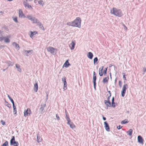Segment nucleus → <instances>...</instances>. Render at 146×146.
I'll return each mask as SVG.
<instances>
[{"label": "nucleus", "mask_w": 146, "mask_h": 146, "mask_svg": "<svg viewBox=\"0 0 146 146\" xmlns=\"http://www.w3.org/2000/svg\"><path fill=\"white\" fill-rule=\"evenodd\" d=\"M128 123V121L126 120L125 119L124 120H123L121 122V123L123 124H124L126 123Z\"/></svg>", "instance_id": "34"}, {"label": "nucleus", "mask_w": 146, "mask_h": 146, "mask_svg": "<svg viewBox=\"0 0 146 146\" xmlns=\"http://www.w3.org/2000/svg\"><path fill=\"white\" fill-rule=\"evenodd\" d=\"M46 106V104H41L40 106V110L41 112H42Z\"/></svg>", "instance_id": "20"}, {"label": "nucleus", "mask_w": 146, "mask_h": 146, "mask_svg": "<svg viewBox=\"0 0 146 146\" xmlns=\"http://www.w3.org/2000/svg\"><path fill=\"white\" fill-rule=\"evenodd\" d=\"M7 68L6 69H3V72L5 71V70H6V69H7Z\"/></svg>", "instance_id": "63"}, {"label": "nucleus", "mask_w": 146, "mask_h": 146, "mask_svg": "<svg viewBox=\"0 0 146 146\" xmlns=\"http://www.w3.org/2000/svg\"><path fill=\"white\" fill-rule=\"evenodd\" d=\"M31 113V111L30 109L29 108L27 109L26 111L25 110V111L24 116L25 117H26L27 116L30 115Z\"/></svg>", "instance_id": "7"}, {"label": "nucleus", "mask_w": 146, "mask_h": 146, "mask_svg": "<svg viewBox=\"0 0 146 146\" xmlns=\"http://www.w3.org/2000/svg\"><path fill=\"white\" fill-rule=\"evenodd\" d=\"M65 113H67V111H66V110L65 111Z\"/></svg>", "instance_id": "64"}, {"label": "nucleus", "mask_w": 146, "mask_h": 146, "mask_svg": "<svg viewBox=\"0 0 146 146\" xmlns=\"http://www.w3.org/2000/svg\"><path fill=\"white\" fill-rule=\"evenodd\" d=\"M75 45V43L73 41H72L69 46L71 50H73L74 49Z\"/></svg>", "instance_id": "16"}, {"label": "nucleus", "mask_w": 146, "mask_h": 146, "mask_svg": "<svg viewBox=\"0 0 146 146\" xmlns=\"http://www.w3.org/2000/svg\"><path fill=\"white\" fill-rule=\"evenodd\" d=\"M107 71V69L106 68H105V70L104 69L103 70V73L104 74H106V73Z\"/></svg>", "instance_id": "42"}, {"label": "nucleus", "mask_w": 146, "mask_h": 146, "mask_svg": "<svg viewBox=\"0 0 146 146\" xmlns=\"http://www.w3.org/2000/svg\"><path fill=\"white\" fill-rule=\"evenodd\" d=\"M38 89V83H35L34 85V90L35 92H37Z\"/></svg>", "instance_id": "15"}, {"label": "nucleus", "mask_w": 146, "mask_h": 146, "mask_svg": "<svg viewBox=\"0 0 146 146\" xmlns=\"http://www.w3.org/2000/svg\"><path fill=\"white\" fill-rule=\"evenodd\" d=\"M109 79V77H105L104 78L103 80V82L104 83H106L108 82V80Z\"/></svg>", "instance_id": "23"}, {"label": "nucleus", "mask_w": 146, "mask_h": 146, "mask_svg": "<svg viewBox=\"0 0 146 146\" xmlns=\"http://www.w3.org/2000/svg\"><path fill=\"white\" fill-rule=\"evenodd\" d=\"M27 18L33 22V23H35L38 25L39 27L42 29H44V27L41 23L38 21L36 18L33 17L32 15H28L26 17Z\"/></svg>", "instance_id": "1"}, {"label": "nucleus", "mask_w": 146, "mask_h": 146, "mask_svg": "<svg viewBox=\"0 0 146 146\" xmlns=\"http://www.w3.org/2000/svg\"><path fill=\"white\" fill-rule=\"evenodd\" d=\"M113 66V65H112L111 64H110L109 65V66L110 67H111Z\"/></svg>", "instance_id": "59"}, {"label": "nucleus", "mask_w": 146, "mask_h": 146, "mask_svg": "<svg viewBox=\"0 0 146 146\" xmlns=\"http://www.w3.org/2000/svg\"><path fill=\"white\" fill-rule=\"evenodd\" d=\"M138 141L139 143L143 145V144L144 140L142 137H137Z\"/></svg>", "instance_id": "14"}, {"label": "nucleus", "mask_w": 146, "mask_h": 146, "mask_svg": "<svg viewBox=\"0 0 146 146\" xmlns=\"http://www.w3.org/2000/svg\"><path fill=\"white\" fill-rule=\"evenodd\" d=\"M62 80L63 83H65L66 82V78L65 77H64L62 78Z\"/></svg>", "instance_id": "37"}, {"label": "nucleus", "mask_w": 146, "mask_h": 146, "mask_svg": "<svg viewBox=\"0 0 146 146\" xmlns=\"http://www.w3.org/2000/svg\"><path fill=\"white\" fill-rule=\"evenodd\" d=\"M133 130L132 129H130L127 132V133L129 136H131L132 135Z\"/></svg>", "instance_id": "21"}, {"label": "nucleus", "mask_w": 146, "mask_h": 146, "mask_svg": "<svg viewBox=\"0 0 146 146\" xmlns=\"http://www.w3.org/2000/svg\"><path fill=\"white\" fill-rule=\"evenodd\" d=\"M111 96V95H110V96H109L108 97V100H110V97Z\"/></svg>", "instance_id": "56"}, {"label": "nucleus", "mask_w": 146, "mask_h": 146, "mask_svg": "<svg viewBox=\"0 0 146 146\" xmlns=\"http://www.w3.org/2000/svg\"><path fill=\"white\" fill-rule=\"evenodd\" d=\"M42 140L41 137H37L36 138V141L38 143H39L41 142Z\"/></svg>", "instance_id": "31"}, {"label": "nucleus", "mask_w": 146, "mask_h": 146, "mask_svg": "<svg viewBox=\"0 0 146 146\" xmlns=\"http://www.w3.org/2000/svg\"><path fill=\"white\" fill-rule=\"evenodd\" d=\"M47 50L48 52H50L53 55H55L57 53V50L51 46H49L47 48Z\"/></svg>", "instance_id": "4"}, {"label": "nucleus", "mask_w": 146, "mask_h": 146, "mask_svg": "<svg viewBox=\"0 0 146 146\" xmlns=\"http://www.w3.org/2000/svg\"><path fill=\"white\" fill-rule=\"evenodd\" d=\"M93 82L94 83V88L95 89H96V76H93Z\"/></svg>", "instance_id": "17"}, {"label": "nucleus", "mask_w": 146, "mask_h": 146, "mask_svg": "<svg viewBox=\"0 0 146 146\" xmlns=\"http://www.w3.org/2000/svg\"><path fill=\"white\" fill-rule=\"evenodd\" d=\"M115 103L114 102H112V104H111V107L113 108H115Z\"/></svg>", "instance_id": "38"}, {"label": "nucleus", "mask_w": 146, "mask_h": 146, "mask_svg": "<svg viewBox=\"0 0 146 146\" xmlns=\"http://www.w3.org/2000/svg\"><path fill=\"white\" fill-rule=\"evenodd\" d=\"M32 0H26V1H32Z\"/></svg>", "instance_id": "60"}, {"label": "nucleus", "mask_w": 146, "mask_h": 146, "mask_svg": "<svg viewBox=\"0 0 146 146\" xmlns=\"http://www.w3.org/2000/svg\"><path fill=\"white\" fill-rule=\"evenodd\" d=\"M56 117L57 120L58 121L60 120V118L59 116L57 114H56Z\"/></svg>", "instance_id": "41"}, {"label": "nucleus", "mask_w": 146, "mask_h": 146, "mask_svg": "<svg viewBox=\"0 0 146 146\" xmlns=\"http://www.w3.org/2000/svg\"><path fill=\"white\" fill-rule=\"evenodd\" d=\"M23 4L25 6V7H27V8H32V7L31 6V5H29V4L27 3L25 1H23Z\"/></svg>", "instance_id": "13"}, {"label": "nucleus", "mask_w": 146, "mask_h": 146, "mask_svg": "<svg viewBox=\"0 0 146 146\" xmlns=\"http://www.w3.org/2000/svg\"><path fill=\"white\" fill-rule=\"evenodd\" d=\"M103 66L101 67L99 69V71H102V70L103 69Z\"/></svg>", "instance_id": "46"}, {"label": "nucleus", "mask_w": 146, "mask_h": 146, "mask_svg": "<svg viewBox=\"0 0 146 146\" xmlns=\"http://www.w3.org/2000/svg\"><path fill=\"white\" fill-rule=\"evenodd\" d=\"M81 20L80 17H77L73 21L74 27H77L80 28L81 27Z\"/></svg>", "instance_id": "3"}, {"label": "nucleus", "mask_w": 146, "mask_h": 146, "mask_svg": "<svg viewBox=\"0 0 146 146\" xmlns=\"http://www.w3.org/2000/svg\"><path fill=\"white\" fill-rule=\"evenodd\" d=\"M70 66V64L68 62V60H67L65 62L64 65H63V67H65V68H67L69 66Z\"/></svg>", "instance_id": "10"}, {"label": "nucleus", "mask_w": 146, "mask_h": 146, "mask_svg": "<svg viewBox=\"0 0 146 146\" xmlns=\"http://www.w3.org/2000/svg\"><path fill=\"white\" fill-rule=\"evenodd\" d=\"M123 78H125V80H126V79L125 78L126 77H125V74L123 73Z\"/></svg>", "instance_id": "52"}, {"label": "nucleus", "mask_w": 146, "mask_h": 146, "mask_svg": "<svg viewBox=\"0 0 146 146\" xmlns=\"http://www.w3.org/2000/svg\"><path fill=\"white\" fill-rule=\"evenodd\" d=\"M127 29V28L126 26L124 27V29L126 30Z\"/></svg>", "instance_id": "61"}, {"label": "nucleus", "mask_w": 146, "mask_h": 146, "mask_svg": "<svg viewBox=\"0 0 146 146\" xmlns=\"http://www.w3.org/2000/svg\"><path fill=\"white\" fill-rule=\"evenodd\" d=\"M99 74L100 76H102L103 75V73L102 72H100L99 73Z\"/></svg>", "instance_id": "51"}, {"label": "nucleus", "mask_w": 146, "mask_h": 146, "mask_svg": "<svg viewBox=\"0 0 146 146\" xmlns=\"http://www.w3.org/2000/svg\"><path fill=\"white\" fill-rule=\"evenodd\" d=\"M128 88V85L127 84H125L123 85L122 91L121 92V95L123 97L125 96V94L126 92V90Z\"/></svg>", "instance_id": "6"}, {"label": "nucleus", "mask_w": 146, "mask_h": 146, "mask_svg": "<svg viewBox=\"0 0 146 146\" xmlns=\"http://www.w3.org/2000/svg\"><path fill=\"white\" fill-rule=\"evenodd\" d=\"M144 72H145L146 71V68H143V69Z\"/></svg>", "instance_id": "50"}, {"label": "nucleus", "mask_w": 146, "mask_h": 146, "mask_svg": "<svg viewBox=\"0 0 146 146\" xmlns=\"http://www.w3.org/2000/svg\"><path fill=\"white\" fill-rule=\"evenodd\" d=\"M73 21L72 22H69L67 23V25L74 27Z\"/></svg>", "instance_id": "29"}, {"label": "nucleus", "mask_w": 146, "mask_h": 146, "mask_svg": "<svg viewBox=\"0 0 146 146\" xmlns=\"http://www.w3.org/2000/svg\"><path fill=\"white\" fill-rule=\"evenodd\" d=\"M7 96L12 104H13V103H14L13 99L9 95H8Z\"/></svg>", "instance_id": "35"}, {"label": "nucleus", "mask_w": 146, "mask_h": 146, "mask_svg": "<svg viewBox=\"0 0 146 146\" xmlns=\"http://www.w3.org/2000/svg\"><path fill=\"white\" fill-rule=\"evenodd\" d=\"M114 101V97H112V102H113Z\"/></svg>", "instance_id": "54"}, {"label": "nucleus", "mask_w": 146, "mask_h": 146, "mask_svg": "<svg viewBox=\"0 0 146 146\" xmlns=\"http://www.w3.org/2000/svg\"><path fill=\"white\" fill-rule=\"evenodd\" d=\"M66 119L67 121V124H70V120L69 117L66 118Z\"/></svg>", "instance_id": "33"}, {"label": "nucleus", "mask_w": 146, "mask_h": 146, "mask_svg": "<svg viewBox=\"0 0 146 146\" xmlns=\"http://www.w3.org/2000/svg\"><path fill=\"white\" fill-rule=\"evenodd\" d=\"M19 17L21 18H25L26 17V16H25V15L23 14V11H22L20 9L19 10Z\"/></svg>", "instance_id": "8"}, {"label": "nucleus", "mask_w": 146, "mask_h": 146, "mask_svg": "<svg viewBox=\"0 0 146 146\" xmlns=\"http://www.w3.org/2000/svg\"><path fill=\"white\" fill-rule=\"evenodd\" d=\"M122 128V126L120 125H119L118 126H117V129H119Z\"/></svg>", "instance_id": "48"}, {"label": "nucleus", "mask_w": 146, "mask_h": 146, "mask_svg": "<svg viewBox=\"0 0 146 146\" xmlns=\"http://www.w3.org/2000/svg\"><path fill=\"white\" fill-rule=\"evenodd\" d=\"M7 104L6 105L7 106V107L9 108H10L11 107V104H9L8 102H6Z\"/></svg>", "instance_id": "40"}, {"label": "nucleus", "mask_w": 146, "mask_h": 146, "mask_svg": "<svg viewBox=\"0 0 146 146\" xmlns=\"http://www.w3.org/2000/svg\"><path fill=\"white\" fill-rule=\"evenodd\" d=\"M110 13L113 15L118 17H120L123 15L121 11L119 9L115 8H113L110 10Z\"/></svg>", "instance_id": "2"}, {"label": "nucleus", "mask_w": 146, "mask_h": 146, "mask_svg": "<svg viewBox=\"0 0 146 146\" xmlns=\"http://www.w3.org/2000/svg\"><path fill=\"white\" fill-rule=\"evenodd\" d=\"M72 123L71 124L70 123V124H68L70 126L71 128L72 129H74L75 127V126L74 125L73 123Z\"/></svg>", "instance_id": "30"}, {"label": "nucleus", "mask_w": 146, "mask_h": 146, "mask_svg": "<svg viewBox=\"0 0 146 146\" xmlns=\"http://www.w3.org/2000/svg\"><path fill=\"white\" fill-rule=\"evenodd\" d=\"M98 61V58L97 57H95L94 59V63L95 64Z\"/></svg>", "instance_id": "36"}, {"label": "nucleus", "mask_w": 146, "mask_h": 146, "mask_svg": "<svg viewBox=\"0 0 146 146\" xmlns=\"http://www.w3.org/2000/svg\"><path fill=\"white\" fill-rule=\"evenodd\" d=\"M13 21L16 23H17L18 22V21L17 20V17H15L13 18Z\"/></svg>", "instance_id": "39"}, {"label": "nucleus", "mask_w": 146, "mask_h": 146, "mask_svg": "<svg viewBox=\"0 0 146 146\" xmlns=\"http://www.w3.org/2000/svg\"><path fill=\"white\" fill-rule=\"evenodd\" d=\"M103 116V119L104 120H106V118L104 117L103 115H102Z\"/></svg>", "instance_id": "53"}, {"label": "nucleus", "mask_w": 146, "mask_h": 146, "mask_svg": "<svg viewBox=\"0 0 146 146\" xmlns=\"http://www.w3.org/2000/svg\"><path fill=\"white\" fill-rule=\"evenodd\" d=\"M1 123L3 125H5V122H4V121H3L2 120H1Z\"/></svg>", "instance_id": "49"}, {"label": "nucleus", "mask_w": 146, "mask_h": 146, "mask_svg": "<svg viewBox=\"0 0 146 146\" xmlns=\"http://www.w3.org/2000/svg\"><path fill=\"white\" fill-rule=\"evenodd\" d=\"M13 113L14 114H16V113H17L16 109L15 110V109L13 110Z\"/></svg>", "instance_id": "44"}, {"label": "nucleus", "mask_w": 146, "mask_h": 146, "mask_svg": "<svg viewBox=\"0 0 146 146\" xmlns=\"http://www.w3.org/2000/svg\"><path fill=\"white\" fill-rule=\"evenodd\" d=\"M31 35H30V37L31 38H32V37L33 36L36 34L37 33V32L36 31H34L32 32L31 31Z\"/></svg>", "instance_id": "22"}, {"label": "nucleus", "mask_w": 146, "mask_h": 146, "mask_svg": "<svg viewBox=\"0 0 146 146\" xmlns=\"http://www.w3.org/2000/svg\"><path fill=\"white\" fill-rule=\"evenodd\" d=\"M13 110L14 109H16V106H15V104H14V103H13Z\"/></svg>", "instance_id": "45"}, {"label": "nucleus", "mask_w": 146, "mask_h": 146, "mask_svg": "<svg viewBox=\"0 0 146 146\" xmlns=\"http://www.w3.org/2000/svg\"><path fill=\"white\" fill-rule=\"evenodd\" d=\"M48 94H46V99L47 100L48 99Z\"/></svg>", "instance_id": "62"}, {"label": "nucleus", "mask_w": 146, "mask_h": 146, "mask_svg": "<svg viewBox=\"0 0 146 146\" xmlns=\"http://www.w3.org/2000/svg\"><path fill=\"white\" fill-rule=\"evenodd\" d=\"M13 45L15 46V48L17 50H19V45L15 42H13Z\"/></svg>", "instance_id": "18"}, {"label": "nucleus", "mask_w": 146, "mask_h": 146, "mask_svg": "<svg viewBox=\"0 0 146 146\" xmlns=\"http://www.w3.org/2000/svg\"><path fill=\"white\" fill-rule=\"evenodd\" d=\"M88 58L90 59H92L93 56V54L91 52H89L87 55Z\"/></svg>", "instance_id": "19"}, {"label": "nucleus", "mask_w": 146, "mask_h": 146, "mask_svg": "<svg viewBox=\"0 0 146 146\" xmlns=\"http://www.w3.org/2000/svg\"><path fill=\"white\" fill-rule=\"evenodd\" d=\"M38 3L40 5H41L42 6H43L44 5V3L43 2V1L42 0L39 1H38Z\"/></svg>", "instance_id": "32"}, {"label": "nucleus", "mask_w": 146, "mask_h": 146, "mask_svg": "<svg viewBox=\"0 0 146 146\" xmlns=\"http://www.w3.org/2000/svg\"><path fill=\"white\" fill-rule=\"evenodd\" d=\"M15 66L16 68L17 69V70L18 71L20 72H21L22 71V69L21 68L20 66L18 64H15Z\"/></svg>", "instance_id": "12"}, {"label": "nucleus", "mask_w": 146, "mask_h": 146, "mask_svg": "<svg viewBox=\"0 0 146 146\" xmlns=\"http://www.w3.org/2000/svg\"><path fill=\"white\" fill-rule=\"evenodd\" d=\"M105 125V128L106 130L107 131H109L110 130V128L109 125L106 121H105L104 123Z\"/></svg>", "instance_id": "9"}, {"label": "nucleus", "mask_w": 146, "mask_h": 146, "mask_svg": "<svg viewBox=\"0 0 146 146\" xmlns=\"http://www.w3.org/2000/svg\"><path fill=\"white\" fill-rule=\"evenodd\" d=\"M119 85L120 87H121V81H119Z\"/></svg>", "instance_id": "43"}, {"label": "nucleus", "mask_w": 146, "mask_h": 146, "mask_svg": "<svg viewBox=\"0 0 146 146\" xmlns=\"http://www.w3.org/2000/svg\"><path fill=\"white\" fill-rule=\"evenodd\" d=\"M117 78H116L115 80V84L117 82Z\"/></svg>", "instance_id": "58"}, {"label": "nucleus", "mask_w": 146, "mask_h": 146, "mask_svg": "<svg viewBox=\"0 0 146 146\" xmlns=\"http://www.w3.org/2000/svg\"><path fill=\"white\" fill-rule=\"evenodd\" d=\"M67 86V83L66 82L65 83H64V87H63V89L64 90H66L67 88L66 87Z\"/></svg>", "instance_id": "28"}, {"label": "nucleus", "mask_w": 146, "mask_h": 146, "mask_svg": "<svg viewBox=\"0 0 146 146\" xmlns=\"http://www.w3.org/2000/svg\"><path fill=\"white\" fill-rule=\"evenodd\" d=\"M25 53L26 54V55L27 56H28V54L30 52H31V54H32L33 52V50H25L24 51Z\"/></svg>", "instance_id": "24"}, {"label": "nucleus", "mask_w": 146, "mask_h": 146, "mask_svg": "<svg viewBox=\"0 0 146 146\" xmlns=\"http://www.w3.org/2000/svg\"><path fill=\"white\" fill-rule=\"evenodd\" d=\"M7 63L8 64V66H13L14 64V63L12 62H11L10 61H8Z\"/></svg>", "instance_id": "26"}, {"label": "nucleus", "mask_w": 146, "mask_h": 146, "mask_svg": "<svg viewBox=\"0 0 146 146\" xmlns=\"http://www.w3.org/2000/svg\"><path fill=\"white\" fill-rule=\"evenodd\" d=\"M4 41L6 43H9L10 42V40L7 37H5L4 38Z\"/></svg>", "instance_id": "25"}, {"label": "nucleus", "mask_w": 146, "mask_h": 146, "mask_svg": "<svg viewBox=\"0 0 146 146\" xmlns=\"http://www.w3.org/2000/svg\"><path fill=\"white\" fill-rule=\"evenodd\" d=\"M10 145L13 146H18L19 143L17 141H15V137H12L10 140Z\"/></svg>", "instance_id": "5"}, {"label": "nucleus", "mask_w": 146, "mask_h": 146, "mask_svg": "<svg viewBox=\"0 0 146 146\" xmlns=\"http://www.w3.org/2000/svg\"><path fill=\"white\" fill-rule=\"evenodd\" d=\"M8 142L7 141H6L1 145V146H8Z\"/></svg>", "instance_id": "27"}, {"label": "nucleus", "mask_w": 146, "mask_h": 146, "mask_svg": "<svg viewBox=\"0 0 146 146\" xmlns=\"http://www.w3.org/2000/svg\"><path fill=\"white\" fill-rule=\"evenodd\" d=\"M66 118L69 117L68 116L67 113L66 114Z\"/></svg>", "instance_id": "57"}, {"label": "nucleus", "mask_w": 146, "mask_h": 146, "mask_svg": "<svg viewBox=\"0 0 146 146\" xmlns=\"http://www.w3.org/2000/svg\"><path fill=\"white\" fill-rule=\"evenodd\" d=\"M105 104L106 105L107 107H111V103L110 100H105L104 101Z\"/></svg>", "instance_id": "11"}, {"label": "nucleus", "mask_w": 146, "mask_h": 146, "mask_svg": "<svg viewBox=\"0 0 146 146\" xmlns=\"http://www.w3.org/2000/svg\"><path fill=\"white\" fill-rule=\"evenodd\" d=\"M5 37H0V39L1 40H4V38Z\"/></svg>", "instance_id": "47"}, {"label": "nucleus", "mask_w": 146, "mask_h": 146, "mask_svg": "<svg viewBox=\"0 0 146 146\" xmlns=\"http://www.w3.org/2000/svg\"><path fill=\"white\" fill-rule=\"evenodd\" d=\"M96 76V73L95 72H94L93 73V76Z\"/></svg>", "instance_id": "55"}]
</instances>
